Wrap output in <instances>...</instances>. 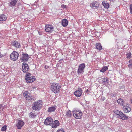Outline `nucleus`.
Returning <instances> with one entry per match:
<instances>
[{
	"mask_svg": "<svg viewBox=\"0 0 132 132\" xmlns=\"http://www.w3.org/2000/svg\"><path fill=\"white\" fill-rule=\"evenodd\" d=\"M53 120L51 117L47 118L45 119L44 124L46 125H52V123L53 122Z\"/></svg>",
	"mask_w": 132,
	"mask_h": 132,
	"instance_id": "9",
	"label": "nucleus"
},
{
	"mask_svg": "<svg viewBox=\"0 0 132 132\" xmlns=\"http://www.w3.org/2000/svg\"><path fill=\"white\" fill-rule=\"evenodd\" d=\"M57 132H64V131L63 129H60L58 130L57 131Z\"/></svg>",
	"mask_w": 132,
	"mask_h": 132,
	"instance_id": "35",
	"label": "nucleus"
},
{
	"mask_svg": "<svg viewBox=\"0 0 132 132\" xmlns=\"http://www.w3.org/2000/svg\"><path fill=\"white\" fill-rule=\"evenodd\" d=\"M121 87H122V88H125V86H120Z\"/></svg>",
	"mask_w": 132,
	"mask_h": 132,
	"instance_id": "42",
	"label": "nucleus"
},
{
	"mask_svg": "<svg viewBox=\"0 0 132 132\" xmlns=\"http://www.w3.org/2000/svg\"><path fill=\"white\" fill-rule=\"evenodd\" d=\"M19 56V54L17 52L13 51L11 54L10 57L12 60L15 61L18 59Z\"/></svg>",
	"mask_w": 132,
	"mask_h": 132,
	"instance_id": "3",
	"label": "nucleus"
},
{
	"mask_svg": "<svg viewBox=\"0 0 132 132\" xmlns=\"http://www.w3.org/2000/svg\"><path fill=\"white\" fill-rule=\"evenodd\" d=\"M123 108L124 112L125 113H128L131 111L130 108L129 107H126L124 105Z\"/></svg>",
	"mask_w": 132,
	"mask_h": 132,
	"instance_id": "19",
	"label": "nucleus"
},
{
	"mask_svg": "<svg viewBox=\"0 0 132 132\" xmlns=\"http://www.w3.org/2000/svg\"><path fill=\"white\" fill-rule=\"evenodd\" d=\"M66 116L67 117H71V111L70 110H68L66 112Z\"/></svg>",
	"mask_w": 132,
	"mask_h": 132,
	"instance_id": "28",
	"label": "nucleus"
},
{
	"mask_svg": "<svg viewBox=\"0 0 132 132\" xmlns=\"http://www.w3.org/2000/svg\"><path fill=\"white\" fill-rule=\"evenodd\" d=\"M121 114L120 116H118L117 117L123 120H127L128 119V117L126 116L125 114L123 113L122 112L121 113Z\"/></svg>",
	"mask_w": 132,
	"mask_h": 132,
	"instance_id": "14",
	"label": "nucleus"
},
{
	"mask_svg": "<svg viewBox=\"0 0 132 132\" xmlns=\"http://www.w3.org/2000/svg\"><path fill=\"white\" fill-rule=\"evenodd\" d=\"M85 67V64L84 63L81 64L79 66L78 70L77 72L78 74H80L84 72V68Z\"/></svg>",
	"mask_w": 132,
	"mask_h": 132,
	"instance_id": "7",
	"label": "nucleus"
},
{
	"mask_svg": "<svg viewBox=\"0 0 132 132\" xmlns=\"http://www.w3.org/2000/svg\"><path fill=\"white\" fill-rule=\"evenodd\" d=\"M61 61V60H59V61Z\"/></svg>",
	"mask_w": 132,
	"mask_h": 132,
	"instance_id": "44",
	"label": "nucleus"
},
{
	"mask_svg": "<svg viewBox=\"0 0 132 132\" xmlns=\"http://www.w3.org/2000/svg\"><path fill=\"white\" fill-rule=\"evenodd\" d=\"M132 58V56H131Z\"/></svg>",
	"mask_w": 132,
	"mask_h": 132,
	"instance_id": "45",
	"label": "nucleus"
},
{
	"mask_svg": "<svg viewBox=\"0 0 132 132\" xmlns=\"http://www.w3.org/2000/svg\"><path fill=\"white\" fill-rule=\"evenodd\" d=\"M68 21L66 19H63L62 22V24L64 27H66L68 25Z\"/></svg>",
	"mask_w": 132,
	"mask_h": 132,
	"instance_id": "18",
	"label": "nucleus"
},
{
	"mask_svg": "<svg viewBox=\"0 0 132 132\" xmlns=\"http://www.w3.org/2000/svg\"><path fill=\"white\" fill-rule=\"evenodd\" d=\"M29 69L28 64L25 62H24L22 64V69L23 72H26L28 71Z\"/></svg>",
	"mask_w": 132,
	"mask_h": 132,
	"instance_id": "8",
	"label": "nucleus"
},
{
	"mask_svg": "<svg viewBox=\"0 0 132 132\" xmlns=\"http://www.w3.org/2000/svg\"><path fill=\"white\" fill-rule=\"evenodd\" d=\"M37 115V113L34 112H31L29 113V117L32 118H35Z\"/></svg>",
	"mask_w": 132,
	"mask_h": 132,
	"instance_id": "20",
	"label": "nucleus"
},
{
	"mask_svg": "<svg viewBox=\"0 0 132 132\" xmlns=\"http://www.w3.org/2000/svg\"><path fill=\"white\" fill-rule=\"evenodd\" d=\"M109 80L107 78H104L102 79V84L105 86H106L108 85V83H109Z\"/></svg>",
	"mask_w": 132,
	"mask_h": 132,
	"instance_id": "17",
	"label": "nucleus"
},
{
	"mask_svg": "<svg viewBox=\"0 0 132 132\" xmlns=\"http://www.w3.org/2000/svg\"><path fill=\"white\" fill-rule=\"evenodd\" d=\"M17 2V0H11L10 3V6L12 7L13 6H14L15 5Z\"/></svg>",
	"mask_w": 132,
	"mask_h": 132,
	"instance_id": "24",
	"label": "nucleus"
},
{
	"mask_svg": "<svg viewBox=\"0 0 132 132\" xmlns=\"http://www.w3.org/2000/svg\"><path fill=\"white\" fill-rule=\"evenodd\" d=\"M24 122L21 120H19L18 121L17 123H16V126L18 129H20L24 125Z\"/></svg>",
	"mask_w": 132,
	"mask_h": 132,
	"instance_id": "11",
	"label": "nucleus"
},
{
	"mask_svg": "<svg viewBox=\"0 0 132 132\" xmlns=\"http://www.w3.org/2000/svg\"><path fill=\"white\" fill-rule=\"evenodd\" d=\"M102 4L105 8L108 9L109 7V4L107 3H106L104 1H103L102 2Z\"/></svg>",
	"mask_w": 132,
	"mask_h": 132,
	"instance_id": "22",
	"label": "nucleus"
},
{
	"mask_svg": "<svg viewBox=\"0 0 132 132\" xmlns=\"http://www.w3.org/2000/svg\"><path fill=\"white\" fill-rule=\"evenodd\" d=\"M89 92V90L87 89L86 90V93H88V92Z\"/></svg>",
	"mask_w": 132,
	"mask_h": 132,
	"instance_id": "39",
	"label": "nucleus"
},
{
	"mask_svg": "<svg viewBox=\"0 0 132 132\" xmlns=\"http://www.w3.org/2000/svg\"><path fill=\"white\" fill-rule=\"evenodd\" d=\"M52 127L53 128H56L59 126L60 123L59 121L57 120H55L54 122L53 121V122L52 123Z\"/></svg>",
	"mask_w": 132,
	"mask_h": 132,
	"instance_id": "15",
	"label": "nucleus"
},
{
	"mask_svg": "<svg viewBox=\"0 0 132 132\" xmlns=\"http://www.w3.org/2000/svg\"><path fill=\"white\" fill-rule=\"evenodd\" d=\"M120 111H119L118 110H115L114 111V113L115 114H117V115L118 114L120 113Z\"/></svg>",
	"mask_w": 132,
	"mask_h": 132,
	"instance_id": "34",
	"label": "nucleus"
},
{
	"mask_svg": "<svg viewBox=\"0 0 132 132\" xmlns=\"http://www.w3.org/2000/svg\"><path fill=\"white\" fill-rule=\"evenodd\" d=\"M120 113H119V114H118V115H118V116H120V114H121V113H122V112H120Z\"/></svg>",
	"mask_w": 132,
	"mask_h": 132,
	"instance_id": "40",
	"label": "nucleus"
},
{
	"mask_svg": "<svg viewBox=\"0 0 132 132\" xmlns=\"http://www.w3.org/2000/svg\"><path fill=\"white\" fill-rule=\"evenodd\" d=\"M127 57L130 59L131 55V53H130L129 52L128 53H127Z\"/></svg>",
	"mask_w": 132,
	"mask_h": 132,
	"instance_id": "33",
	"label": "nucleus"
},
{
	"mask_svg": "<svg viewBox=\"0 0 132 132\" xmlns=\"http://www.w3.org/2000/svg\"><path fill=\"white\" fill-rule=\"evenodd\" d=\"M132 66V64H129L128 65V67L130 68H131Z\"/></svg>",
	"mask_w": 132,
	"mask_h": 132,
	"instance_id": "36",
	"label": "nucleus"
},
{
	"mask_svg": "<svg viewBox=\"0 0 132 132\" xmlns=\"http://www.w3.org/2000/svg\"><path fill=\"white\" fill-rule=\"evenodd\" d=\"M117 102L120 105L124 106L125 105V102L124 100L121 98H120L117 100Z\"/></svg>",
	"mask_w": 132,
	"mask_h": 132,
	"instance_id": "21",
	"label": "nucleus"
},
{
	"mask_svg": "<svg viewBox=\"0 0 132 132\" xmlns=\"http://www.w3.org/2000/svg\"><path fill=\"white\" fill-rule=\"evenodd\" d=\"M50 88L52 91L54 93H57L60 91L61 87L59 84L52 83L51 84Z\"/></svg>",
	"mask_w": 132,
	"mask_h": 132,
	"instance_id": "2",
	"label": "nucleus"
},
{
	"mask_svg": "<svg viewBox=\"0 0 132 132\" xmlns=\"http://www.w3.org/2000/svg\"><path fill=\"white\" fill-rule=\"evenodd\" d=\"M56 108L54 106L49 107L48 109V112H51L55 111Z\"/></svg>",
	"mask_w": 132,
	"mask_h": 132,
	"instance_id": "26",
	"label": "nucleus"
},
{
	"mask_svg": "<svg viewBox=\"0 0 132 132\" xmlns=\"http://www.w3.org/2000/svg\"><path fill=\"white\" fill-rule=\"evenodd\" d=\"M29 58V55L28 54L23 53L21 55L20 60L22 62H26Z\"/></svg>",
	"mask_w": 132,
	"mask_h": 132,
	"instance_id": "6",
	"label": "nucleus"
},
{
	"mask_svg": "<svg viewBox=\"0 0 132 132\" xmlns=\"http://www.w3.org/2000/svg\"><path fill=\"white\" fill-rule=\"evenodd\" d=\"M129 7L130 13L132 14V3L130 5Z\"/></svg>",
	"mask_w": 132,
	"mask_h": 132,
	"instance_id": "32",
	"label": "nucleus"
},
{
	"mask_svg": "<svg viewBox=\"0 0 132 132\" xmlns=\"http://www.w3.org/2000/svg\"><path fill=\"white\" fill-rule=\"evenodd\" d=\"M26 82L27 83H30L35 81V77L33 76L31 77L25 78Z\"/></svg>",
	"mask_w": 132,
	"mask_h": 132,
	"instance_id": "13",
	"label": "nucleus"
},
{
	"mask_svg": "<svg viewBox=\"0 0 132 132\" xmlns=\"http://www.w3.org/2000/svg\"><path fill=\"white\" fill-rule=\"evenodd\" d=\"M11 44L12 45L16 48H19L20 47V44L18 42L16 41H14L13 42L11 43Z\"/></svg>",
	"mask_w": 132,
	"mask_h": 132,
	"instance_id": "16",
	"label": "nucleus"
},
{
	"mask_svg": "<svg viewBox=\"0 0 132 132\" xmlns=\"http://www.w3.org/2000/svg\"><path fill=\"white\" fill-rule=\"evenodd\" d=\"M82 93V89L81 88H79L78 90L75 91L74 93V95L77 97L80 96Z\"/></svg>",
	"mask_w": 132,
	"mask_h": 132,
	"instance_id": "12",
	"label": "nucleus"
},
{
	"mask_svg": "<svg viewBox=\"0 0 132 132\" xmlns=\"http://www.w3.org/2000/svg\"><path fill=\"white\" fill-rule=\"evenodd\" d=\"M45 30L49 32H51L54 30V28L52 25H46L45 27Z\"/></svg>",
	"mask_w": 132,
	"mask_h": 132,
	"instance_id": "10",
	"label": "nucleus"
},
{
	"mask_svg": "<svg viewBox=\"0 0 132 132\" xmlns=\"http://www.w3.org/2000/svg\"><path fill=\"white\" fill-rule=\"evenodd\" d=\"M7 126L6 125H4L1 128V131H5L6 130Z\"/></svg>",
	"mask_w": 132,
	"mask_h": 132,
	"instance_id": "30",
	"label": "nucleus"
},
{
	"mask_svg": "<svg viewBox=\"0 0 132 132\" xmlns=\"http://www.w3.org/2000/svg\"><path fill=\"white\" fill-rule=\"evenodd\" d=\"M3 56V55L0 52V58H2Z\"/></svg>",
	"mask_w": 132,
	"mask_h": 132,
	"instance_id": "37",
	"label": "nucleus"
},
{
	"mask_svg": "<svg viewBox=\"0 0 132 132\" xmlns=\"http://www.w3.org/2000/svg\"><path fill=\"white\" fill-rule=\"evenodd\" d=\"M33 76H31V74L30 73L27 72L26 76V78L31 77Z\"/></svg>",
	"mask_w": 132,
	"mask_h": 132,
	"instance_id": "31",
	"label": "nucleus"
},
{
	"mask_svg": "<svg viewBox=\"0 0 132 132\" xmlns=\"http://www.w3.org/2000/svg\"><path fill=\"white\" fill-rule=\"evenodd\" d=\"M42 106V103L41 100H38L34 102L32 105V109L33 110L38 111Z\"/></svg>",
	"mask_w": 132,
	"mask_h": 132,
	"instance_id": "1",
	"label": "nucleus"
},
{
	"mask_svg": "<svg viewBox=\"0 0 132 132\" xmlns=\"http://www.w3.org/2000/svg\"><path fill=\"white\" fill-rule=\"evenodd\" d=\"M63 7L64 8H65L66 7V5H62Z\"/></svg>",
	"mask_w": 132,
	"mask_h": 132,
	"instance_id": "41",
	"label": "nucleus"
},
{
	"mask_svg": "<svg viewBox=\"0 0 132 132\" xmlns=\"http://www.w3.org/2000/svg\"><path fill=\"white\" fill-rule=\"evenodd\" d=\"M23 95L24 97L27 98V100L28 101H31L35 100L34 98H32L30 96V94L27 91L24 93Z\"/></svg>",
	"mask_w": 132,
	"mask_h": 132,
	"instance_id": "4",
	"label": "nucleus"
},
{
	"mask_svg": "<svg viewBox=\"0 0 132 132\" xmlns=\"http://www.w3.org/2000/svg\"><path fill=\"white\" fill-rule=\"evenodd\" d=\"M108 69V67H104L103 68L100 70L101 72H104L106 70Z\"/></svg>",
	"mask_w": 132,
	"mask_h": 132,
	"instance_id": "29",
	"label": "nucleus"
},
{
	"mask_svg": "<svg viewBox=\"0 0 132 132\" xmlns=\"http://www.w3.org/2000/svg\"><path fill=\"white\" fill-rule=\"evenodd\" d=\"M45 69H47L48 68V66H46V65H45Z\"/></svg>",
	"mask_w": 132,
	"mask_h": 132,
	"instance_id": "38",
	"label": "nucleus"
},
{
	"mask_svg": "<svg viewBox=\"0 0 132 132\" xmlns=\"http://www.w3.org/2000/svg\"><path fill=\"white\" fill-rule=\"evenodd\" d=\"M7 18V17L4 14H2L0 15V21H5Z\"/></svg>",
	"mask_w": 132,
	"mask_h": 132,
	"instance_id": "25",
	"label": "nucleus"
},
{
	"mask_svg": "<svg viewBox=\"0 0 132 132\" xmlns=\"http://www.w3.org/2000/svg\"><path fill=\"white\" fill-rule=\"evenodd\" d=\"M131 103H132V100H131Z\"/></svg>",
	"mask_w": 132,
	"mask_h": 132,
	"instance_id": "43",
	"label": "nucleus"
},
{
	"mask_svg": "<svg viewBox=\"0 0 132 132\" xmlns=\"http://www.w3.org/2000/svg\"><path fill=\"white\" fill-rule=\"evenodd\" d=\"M73 115L74 117L76 119H79L81 118L82 113L80 111H75L73 112Z\"/></svg>",
	"mask_w": 132,
	"mask_h": 132,
	"instance_id": "5",
	"label": "nucleus"
},
{
	"mask_svg": "<svg viewBox=\"0 0 132 132\" xmlns=\"http://www.w3.org/2000/svg\"><path fill=\"white\" fill-rule=\"evenodd\" d=\"M96 48L98 50H101L102 49V46L99 43H97L96 44Z\"/></svg>",
	"mask_w": 132,
	"mask_h": 132,
	"instance_id": "27",
	"label": "nucleus"
},
{
	"mask_svg": "<svg viewBox=\"0 0 132 132\" xmlns=\"http://www.w3.org/2000/svg\"><path fill=\"white\" fill-rule=\"evenodd\" d=\"M90 6L91 7L93 8L95 7L96 9L98 8L99 7V5L98 4H97L95 2H93L90 4Z\"/></svg>",
	"mask_w": 132,
	"mask_h": 132,
	"instance_id": "23",
	"label": "nucleus"
}]
</instances>
